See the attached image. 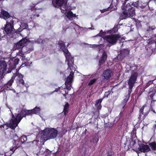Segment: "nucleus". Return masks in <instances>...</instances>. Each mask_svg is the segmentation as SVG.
Returning a JSON list of instances; mask_svg holds the SVG:
<instances>
[{
    "label": "nucleus",
    "instance_id": "obj_35",
    "mask_svg": "<svg viewBox=\"0 0 156 156\" xmlns=\"http://www.w3.org/2000/svg\"><path fill=\"white\" fill-rule=\"evenodd\" d=\"M16 111H17L18 112H19L20 110V108H17L16 109Z\"/></svg>",
    "mask_w": 156,
    "mask_h": 156
},
{
    "label": "nucleus",
    "instance_id": "obj_22",
    "mask_svg": "<svg viewBox=\"0 0 156 156\" xmlns=\"http://www.w3.org/2000/svg\"><path fill=\"white\" fill-rule=\"evenodd\" d=\"M150 145L151 148L154 150H156V143L153 142L150 144Z\"/></svg>",
    "mask_w": 156,
    "mask_h": 156
},
{
    "label": "nucleus",
    "instance_id": "obj_14",
    "mask_svg": "<svg viewBox=\"0 0 156 156\" xmlns=\"http://www.w3.org/2000/svg\"><path fill=\"white\" fill-rule=\"evenodd\" d=\"M107 58V55L105 51L103 52L101 60L99 61V65H101L104 63Z\"/></svg>",
    "mask_w": 156,
    "mask_h": 156
},
{
    "label": "nucleus",
    "instance_id": "obj_36",
    "mask_svg": "<svg viewBox=\"0 0 156 156\" xmlns=\"http://www.w3.org/2000/svg\"><path fill=\"white\" fill-rule=\"evenodd\" d=\"M155 124L154 126L153 127L154 128H156V121H155Z\"/></svg>",
    "mask_w": 156,
    "mask_h": 156
},
{
    "label": "nucleus",
    "instance_id": "obj_38",
    "mask_svg": "<svg viewBox=\"0 0 156 156\" xmlns=\"http://www.w3.org/2000/svg\"><path fill=\"white\" fill-rule=\"evenodd\" d=\"M109 94V93L108 92H105V95H106L107 94Z\"/></svg>",
    "mask_w": 156,
    "mask_h": 156
},
{
    "label": "nucleus",
    "instance_id": "obj_19",
    "mask_svg": "<svg viewBox=\"0 0 156 156\" xmlns=\"http://www.w3.org/2000/svg\"><path fill=\"white\" fill-rule=\"evenodd\" d=\"M69 105L68 103L66 104L64 107L63 112L65 115H66L68 113L69 109Z\"/></svg>",
    "mask_w": 156,
    "mask_h": 156
},
{
    "label": "nucleus",
    "instance_id": "obj_24",
    "mask_svg": "<svg viewBox=\"0 0 156 156\" xmlns=\"http://www.w3.org/2000/svg\"><path fill=\"white\" fill-rule=\"evenodd\" d=\"M27 140V137L26 136H23L20 138L21 142L23 143Z\"/></svg>",
    "mask_w": 156,
    "mask_h": 156
},
{
    "label": "nucleus",
    "instance_id": "obj_16",
    "mask_svg": "<svg viewBox=\"0 0 156 156\" xmlns=\"http://www.w3.org/2000/svg\"><path fill=\"white\" fill-rule=\"evenodd\" d=\"M102 101V99H100L97 100L96 101L95 106L98 110H100L102 106L101 103Z\"/></svg>",
    "mask_w": 156,
    "mask_h": 156
},
{
    "label": "nucleus",
    "instance_id": "obj_23",
    "mask_svg": "<svg viewBox=\"0 0 156 156\" xmlns=\"http://www.w3.org/2000/svg\"><path fill=\"white\" fill-rule=\"evenodd\" d=\"M149 111V108L148 107L146 106H144V115L147 114L148 113Z\"/></svg>",
    "mask_w": 156,
    "mask_h": 156
},
{
    "label": "nucleus",
    "instance_id": "obj_13",
    "mask_svg": "<svg viewBox=\"0 0 156 156\" xmlns=\"http://www.w3.org/2000/svg\"><path fill=\"white\" fill-rule=\"evenodd\" d=\"M7 65L4 62H0V73H1L5 72L6 69Z\"/></svg>",
    "mask_w": 156,
    "mask_h": 156
},
{
    "label": "nucleus",
    "instance_id": "obj_31",
    "mask_svg": "<svg viewBox=\"0 0 156 156\" xmlns=\"http://www.w3.org/2000/svg\"><path fill=\"white\" fill-rule=\"evenodd\" d=\"M60 89H61V88L58 87V88L56 89L55 91H59L60 92H62V91H61V90H60Z\"/></svg>",
    "mask_w": 156,
    "mask_h": 156
},
{
    "label": "nucleus",
    "instance_id": "obj_33",
    "mask_svg": "<svg viewBox=\"0 0 156 156\" xmlns=\"http://www.w3.org/2000/svg\"><path fill=\"white\" fill-rule=\"evenodd\" d=\"M25 59V58L24 57V58H22V60H23L24 61V62L25 63H26V61H27V60L26 59Z\"/></svg>",
    "mask_w": 156,
    "mask_h": 156
},
{
    "label": "nucleus",
    "instance_id": "obj_28",
    "mask_svg": "<svg viewBox=\"0 0 156 156\" xmlns=\"http://www.w3.org/2000/svg\"><path fill=\"white\" fill-rule=\"evenodd\" d=\"M144 106L142 107L140 109V112L141 114H144Z\"/></svg>",
    "mask_w": 156,
    "mask_h": 156
},
{
    "label": "nucleus",
    "instance_id": "obj_18",
    "mask_svg": "<svg viewBox=\"0 0 156 156\" xmlns=\"http://www.w3.org/2000/svg\"><path fill=\"white\" fill-rule=\"evenodd\" d=\"M22 33H23L24 37L28 36L30 34L29 30L27 29H25V28H23Z\"/></svg>",
    "mask_w": 156,
    "mask_h": 156
},
{
    "label": "nucleus",
    "instance_id": "obj_26",
    "mask_svg": "<svg viewBox=\"0 0 156 156\" xmlns=\"http://www.w3.org/2000/svg\"><path fill=\"white\" fill-rule=\"evenodd\" d=\"M138 3V1L136 2L135 3H133V4H132V5L134 6V7L137 8L139 6Z\"/></svg>",
    "mask_w": 156,
    "mask_h": 156
},
{
    "label": "nucleus",
    "instance_id": "obj_29",
    "mask_svg": "<svg viewBox=\"0 0 156 156\" xmlns=\"http://www.w3.org/2000/svg\"><path fill=\"white\" fill-rule=\"evenodd\" d=\"M117 30V28L116 27H114L112 30V32H113L115 33V32H116Z\"/></svg>",
    "mask_w": 156,
    "mask_h": 156
},
{
    "label": "nucleus",
    "instance_id": "obj_30",
    "mask_svg": "<svg viewBox=\"0 0 156 156\" xmlns=\"http://www.w3.org/2000/svg\"><path fill=\"white\" fill-rule=\"evenodd\" d=\"M104 47V45L103 44H101L99 46V51H100V50L102 49V48H103Z\"/></svg>",
    "mask_w": 156,
    "mask_h": 156
},
{
    "label": "nucleus",
    "instance_id": "obj_39",
    "mask_svg": "<svg viewBox=\"0 0 156 156\" xmlns=\"http://www.w3.org/2000/svg\"><path fill=\"white\" fill-rule=\"evenodd\" d=\"M94 77V75L93 74H92L91 75V76L90 77L91 78H92L93 77Z\"/></svg>",
    "mask_w": 156,
    "mask_h": 156
},
{
    "label": "nucleus",
    "instance_id": "obj_8",
    "mask_svg": "<svg viewBox=\"0 0 156 156\" xmlns=\"http://www.w3.org/2000/svg\"><path fill=\"white\" fill-rule=\"evenodd\" d=\"M40 108L39 107H35L34 109L31 110H27L23 109L21 111L20 115H21L22 118L27 115H31L32 114H38L39 113L40 111Z\"/></svg>",
    "mask_w": 156,
    "mask_h": 156
},
{
    "label": "nucleus",
    "instance_id": "obj_25",
    "mask_svg": "<svg viewBox=\"0 0 156 156\" xmlns=\"http://www.w3.org/2000/svg\"><path fill=\"white\" fill-rule=\"evenodd\" d=\"M150 96L152 99L154 100V99H155L154 97L156 96V92L154 93L153 94H151Z\"/></svg>",
    "mask_w": 156,
    "mask_h": 156
},
{
    "label": "nucleus",
    "instance_id": "obj_32",
    "mask_svg": "<svg viewBox=\"0 0 156 156\" xmlns=\"http://www.w3.org/2000/svg\"><path fill=\"white\" fill-rule=\"evenodd\" d=\"M108 9V8L106 9H104L103 10H101V13L107 11Z\"/></svg>",
    "mask_w": 156,
    "mask_h": 156
},
{
    "label": "nucleus",
    "instance_id": "obj_15",
    "mask_svg": "<svg viewBox=\"0 0 156 156\" xmlns=\"http://www.w3.org/2000/svg\"><path fill=\"white\" fill-rule=\"evenodd\" d=\"M17 79L22 84H23L24 83V81L23 80V76L19 73H18L16 76Z\"/></svg>",
    "mask_w": 156,
    "mask_h": 156
},
{
    "label": "nucleus",
    "instance_id": "obj_7",
    "mask_svg": "<svg viewBox=\"0 0 156 156\" xmlns=\"http://www.w3.org/2000/svg\"><path fill=\"white\" fill-rule=\"evenodd\" d=\"M10 19L11 20H7L5 27H3L7 34H12L14 32V30L13 27V23L14 21L13 19H14L13 17L10 18Z\"/></svg>",
    "mask_w": 156,
    "mask_h": 156
},
{
    "label": "nucleus",
    "instance_id": "obj_40",
    "mask_svg": "<svg viewBox=\"0 0 156 156\" xmlns=\"http://www.w3.org/2000/svg\"><path fill=\"white\" fill-rule=\"evenodd\" d=\"M39 16V15H37V17H38Z\"/></svg>",
    "mask_w": 156,
    "mask_h": 156
},
{
    "label": "nucleus",
    "instance_id": "obj_27",
    "mask_svg": "<svg viewBox=\"0 0 156 156\" xmlns=\"http://www.w3.org/2000/svg\"><path fill=\"white\" fill-rule=\"evenodd\" d=\"M117 0H113L112 4L115 6H116L117 5Z\"/></svg>",
    "mask_w": 156,
    "mask_h": 156
},
{
    "label": "nucleus",
    "instance_id": "obj_2",
    "mask_svg": "<svg viewBox=\"0 0 156 156\" xmlns=\"http://www.w3.org/2000/svg\"><path fill=\"white\" fill-rule=\"evenodd\" d=\"M68 0H53L52 4L55 7H60L61 12L65 15V18L72 20L73 17H75L76 16L73 14L70 11V8L67 6L66 4Z\"/></svg>",
    "mask_w": 156,
    "mask_h": 156
},
{
    "label": "nucleus",
    "instance_id": "obj_12",
    "mask_svg": "<svg viewBox=\"0 0 156 156\" xmlns=\"http://www.w3.org/2000/svg\"><path fill=\"white\" fill-rule=\"evenodd\" d=\"M112 74V71L110 70H108L104 71L103 73V76L105 79H108L111 77Z\"/></svg>",
    "mask_w": 156,
    "mask_h": 156
},
{
    "label": "nucleus",
    "instance_id": "obj_9",
    "mask_svg": "<svg viewBox=\"0 0 156 156\" xmlns=\"http://www.w3.org/2000/svg\"><path fill=\"white\" fill-rule=\"evenodd\" d=\"M138 75V73L136 72H132L131 76L129 79L128 85L129 86V88L132 89L136 80Z\"/></svg>",
    "mask_w": 156,
    "mask_h": 156
},
{
    "label": "nucleus",
    "instance_id": "obj_11",
    "mask_svg": "<svg viewBox=\"0 0 156 156\" xmlns=\"http://www.w3.org/2000/svg\"><path fill=\"white\" fill-rule=\"evenodd\" d=\"M138 149L141 152H144L149 151L150 150L149 147L147 145L143 144L140 145Z\"/></svg>",
    "mask_w": 156,
    "mask_h": 156
},
{
    "label": "nucleus",
    "instance_id": "obj_6",
    "mask_svg": "<svg viewBox=\"0 0 156 156\" xmlns=\"http://www.w3.org/2000/svg\"><path fill=\"white\" fill-rule=\"evenodd\" d=\"M103 38L104 40L109 43L111 45L115 44L118 40L122 41L124 40V38H121L119 36L116 34L107 35L104 37Z\"/></svg>",
    "mask_w": 156,
    "mask_h": 156
},
{
    "label": "nucleus",
    "instance_id": "obj_42",
    "mask_svg": "<svg viewBox=\"0 0 156 156\" xmlns=\"http://www.w3.org/2000/svg\"><path fill=\"white\" fill-rule=\"evenodd\" d=\"M119 55H118V58H119Z\"/></svg>",
    "mask_w": 156,
    "mask_h": 156
},
{
    "label": "nucleus",
    "instance_id": "obj_1",
    "mask_svg": "<svg viewBox=\"0 0 156 156\" xmlns=\"http://www.w3.org/2000/svg\"><path fill=\"white\" fill-rule=\"evenodd\" d=\"M57 46L59 48L62 50L66 57V62H67L68 66L67 70L70 72V74L67 77L65 83L67 89L70 90L71 88L70 83L72 81L73 73L76 71L73 64V59L72 56L70 55V53L66 48L64 43L62 41L58 42Z\"/></svg>",
    "mask_w": 156,
    "mask_h": 156
},
{
    "label": "nucleus",
    "instance_id": "obj_20",
    "mask_svg": "<svg viewBox=\"0 0 156 156\" xmlns=\"http://www.w3.org/2000/svg\"><path fill=\"white\" fill-rule=\"evenodd\" d=\"M97 79L98 78H97L90 80L88 82V85L90 86L93 85L96 82Z\"/></svg>",
    "mask_w": 156,
    "mask_h": 156
},
{
    "label": "nucleus",
    "instance_id": "obj_3",
    "mask_svg": "<svg viewBox=\"0 0 156 156\" xmlns=\"http://www.w3.org/2000/svg\"><path fill=\"white\" fill-rule=\"evenodd\" d=\"M57 131L55 129L47 128L41 131L37 136V138H40L42 141H46L50 139L55 138L57 136Z\"/></svg>",
    "mask_w": 156,
    "mask_h": 156
},
{
    "label": "nucleus",
    "instance_id": "obj_5",
    "mask_svg": "<svg viewBox=\"0 0 156 156\" xmlns=\"http://www.w3.org/2000/svg\"><path fill=\"white\" fill-rule=\"evenodd\" d=\"M29 42H31L33 44L36 43H42V41L40 39L38 40V41L33 40L28 41L25 38H24L20 40L19 42L15 44V45L14 46V48L15 49L21 48L25 46Z\"/></svg>",
    "mask_w": 156,
    "mask_h": 156
},
{
    "label": "nucleus",
    "instance_id": "obj_21",
    "mask_svg": "<svg viewBox=\"0 0 156 156\" xmlns=\"http://www.w3.org/2000/svg\"><path fill=\"white\" fill-rule=\"evenodd\" d=\"M27 25L26 23H23V24H21V25L20 26V27L16 31H16V32H17V31L18 32H20L22 31V30L21 29V27H26L27 26Z\"/></svg>",
    "mask_w": 156,
    "mask_h": 156
},
{
    "label": "nucleus",
    "instance_id": "obj_10",
    "mask_svg": "<svg viewBox=\"0 0 156 156\" xmlns=\"http://www.w3.org/2000/svg\"><path fill=\"white\" fill-rule=\"evenodd\" d=\"M0 17L3 18L6 20L7 19L11 20L10 18L12 17H10L9 13L5 11H2L0 13Z\"/></svg>",
    "mask_w": 156,
    "mask_h": 156
},
{
    "label": "nucleus",
    "instance_id": "obj_34",
    "mask_svg": "<svg viewBox=\"0 0 156 156\" xmlns=\"http://www.w3.org/2000/svg\"><path fill=\"white\" fill-rule=\"evenodd\" d=\"M128 98H126L124 100V102H125V104L126 103V102H127V101H128Z\"/></svg>",
    "mask_w": 156,
    "mask_h": 156
},
{
    "label": "nucleus",
    "instance_id": "obj_17",
    "mask_svg": "<svg viewBox=\"0 0 156 156\" xmlns=\"http://www.w3.org/2000/svg\"><path fill=\"white\" fill-rule=\"evenodd\" d=\"M14 142L15 144H13V146L10 148V151H12L13 152L12 153H14V151L16 150L17 148L16 147L17 146L16 144H18V141L16 140H14Z\"/></svg>",
    "mask_w": 156,
    "mask_h": 156
},
{
    "label": "nucleus",
    "instance_id": "obj_4",
    "mask_svg": "<svg viewBox=\"0 0 156 156\" xmlns=\"http://www.w3.org/2000/svg\"><path fill=\"white\" fill-rule=\"evenodd\" d=\"M12 117L11 120L9 124H5L1 125L0 128L2 129V128L3 127V130L7 129L9 127L12 129H14L17 126L22 119V117L21 115H20V113H16L15 115L12 114Z\"/></svg>",
    "mask_w": 156,
    "mask_h": 156
},
{
    "label": "nucleus",
    "instance_id": "obj_37",
    "mask_svg": "<svg viewBox=\"0 0 156 156\" xmlns=\"http://www.w3.org/2000/svg\"><path fill=\"white\" fill-rule=\"evenodd\" d=\"M24 64H23L21 65V66H20V68H21V67H23L24 66H23Z\"/></svg>",
    "mask_w": 156,
    "mask_h": 156
},
{
    "label": "nucleus",
    "instance_id": "obj_41",
    "mask_svg": "<svg viewBox=\"0 0 156 156\" xmlns=\"http://www.w3.org/2000/svg\"><path fill=\"white\" fill-rule=\"evenodd\" d=\"M108 156H112L111 155H108Z\"/></svg>",
    "mask_w": 156,
    "mask_h": 156
}]
</instances>
